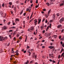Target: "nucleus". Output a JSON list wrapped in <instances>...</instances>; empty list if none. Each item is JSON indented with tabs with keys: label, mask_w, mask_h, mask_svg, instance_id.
Instances as JSON below:
<instances>
[{
	"label": "nucleus",
	"mask_w": 64,
	"mask_h": 64,
	"mask_svg": "<svg viewBox=\"0 0 64 64\" xmlns=\"http://www.w3.org/2000/svg\"><path fill=\"white\" fill-rule=\"evenodd\" d=\"M28 31H33V30H34V28H33V27H31L30 28H28Z\"/></svg>",
	"instance_id": "f257e3e1"
},
{
	"label": "nucleus",
	"mask_w": 64,
	"mask_h": 64,
	"mask_svg": "<svg viewBox=\"0 0 64 64\" xmlns=\"http://www.w3.org/2000/svg\"><path fill=\"white\" fill-rule=\"evenodd\" d=\"M1 36H0V41H2V42L4 41L5 40L4 38L2 37V38H1Z\"/></svg>",
	"instance_id": "f03ea898"
},
{
	"label": "nucleus",
	"mask_w": 64,
	"mask_h": 64,
	"mask_svg": "<svg viewBox=\"0 0 64 64\" xmlns=\"http://www.w3.org/2000/svg\"><path fill=\"white\" fill-rule=\"evenodd\" d=\"M64 20V18H62L60 20V23H62Z\"/></svg>",
	"instance_id": "7ed1b4c3"
},
{
	"label": "nucleus",
	"mask_w": 64,
	"mask_h": 64,
	"mask_svg": "<svg viewBox=\"0 0 64 64\" xmlns=\"http://www.w3.org/2000/svg\"><path fill=\"white\" fill-rule=\"evenodd\" d=\"M34 23L35 24V25H36V24H37V19H36L34 20Z\"/></svg>",
	"instance_id": "20e7f679"
},
{
	"label": "nucleus",
	"mask_w": 64,
	"mask_h": 64,
	"mask_svg": "<svg viewBox=\"0 0 64 64\" xmlns=\"http://www.w3.org/2000/svg\"><path fill=\"white\" fill-rule=\"evenodd\" d=\"M50 12H51V10H49L48 12V16H49V15H50Z\"/></svg>",
	"instance_id": "39448f33"
},
{
	"label": "nucleus",
	"mask_w": 64,
	"mask_h": 64,
	"mask_svg": "<svg viewBox=\"0 0 64 64\" xmlns=\"http://www.w3.org/2000/svg\"><path fill=\"white\" fill-rule=\"evenodd\" d=\"M49 48H50V49H53V48H54V46H49L48 47Z\"/></svg>",
	"instance_id": "423d86ee"
},
{
	"label": "nucleus",
	"mask_w": 64,
	"mask_h": 64,
	"mask_svg": "<svg viewBox=\"0 0 64 64\" xmlns=\"http://www.w3.org/2000/svg\"><path fill=\"white\" fill-rule=\"evenodd\" d=\"M62 26L61 24H59L58 26L57 27L58 28H60V27H61Z\"/></svg>",
	"instance_id": "0eeeda50"
},
{
	"label": "nucleus",
	"mask_w": 64,
	"mask_h": 64,
	"mask_svg": "<svg viewBox=\"0 0 64 64\" xmlns=\"http://www.w3.org/2000/svg\"><path fill=\"white\" fill-rule=\"evenodd\" d=\"M41 19H40V20H38V24H39V23H40V22H41Z\"/></svg>",
	"instance_id": "6e6552de"
},
{
	"label": "nucleus",
	"mask_w": 64,
	"mask_h": 64,
	"mask_svg": "<svg viewBox=\"0 0 64 64\" xmlns=\"http://www.w3.org/2000/svg\"><path fill=\"white\" fill-rule=\"evenodd\" d=\"M56 15L57 17H58L60 15V14L59 13H58L56 14Z\"/></svg>",
	"instance_id": "1a4fd4ad"
},
{
	"label": "nucleus",
	"mask_w": 64,
	"mask_h": 64,
	"mask_svg": "<svg viewBox=\"0 0 64 64\" xmlns=\"http://www.w3.org/2000/svg\"><path fill=\"white\" fill-rule=\"evenodd\" d=\"M49 27H50V28H51V27L50 26H48L47 28V30H48V29H49Z\"/></svg>",
	"instance_id": "9d476101"
},
{
	"label": "nucleus",
	"mask_w": 64,
	"mask_h": 64,
	"mask_svg": "<svg viewBox=\"0 0 64 64\" xmlns=\"http://www.w3.org/2000/svg\"><path fill=\"white\" fill-rule=\"evenodd\" d=\"M14 10L15 12H16V7H14Z\"/></svg>",
	"instance_id": "9b49d317"
},
{
	"label": "nucleus",
	"mask_w": 64,
	"mask_h": 64,
	"mask_svg": "<svg viewBox=\"0 0 64 64\" xmlns=\"http://www.w3.org/2000/svg\"><path fill=\"white\" fill-rule=\"evenodd\" d=\"M3 29H4V30H6V29H7V28H6V26H4L3 27Z\"/></svg>",
	"instance_id": "f8f14e48"
},
{
	"label": "nucleus",
	"mask_w": 64,
	"mask_h": 64,
	"mask_svg": "<svg viewBox=\"0 0 64 64\" xmlns=\"http://www.w3.org/2000/svg\"><path fill=\"white\" fill-rule=\"evenodd\" d=\"M8 39V38L7 36H6L4 38V40H6V39Z\"/></svg>",
	"instance_id": "ddd939ff"
},
{
	"label": "nucleus",
	"mask_w": 64,
	"mask_h": 64,
	"mask_svg": "<svg viewBox=\"0 0 64 64\" xmlns=\"http://www.w3.org/2000/svg\"><path fill=\"white\" fill-rule=\"evenodd\" d=\"M16 21H19V20L18 19V18H16Z\"/></svg>",
	"instance_id": "4468645a"
},
{
	"label": "nucleus",
	"mask_w": 64,
	"mask_h": 64,
	"mask_svg": "<svg viewBox=\"0 0 64 64\" xmlns=\"http://www.w3.org/2000/svg\"><path fill=\"white\" fill-rule=\"evenodd\" d=\"M12 53H14V50H13V49L12 48Z\"/></svg>",
	"instance_id": "2eb2a0df"
},
{
	"label": "nucleus",
	"mask_w": 64,
	"mask_h": 64,
	"mask_svg": "<svg viewBox=\"0 0 64 64\" xmlns=\"http://www.w3.org/2000/svg\"><path fill=\"white\" fill-rule=\"evenodd\" d=\"M27 36H26V39H25V41H24V42H26V41H27Z\"/></svg>",
	"instance_id": "dca6fc26"
},
{
	"label": "nucleus",
	"mask_w": 64,
	"mask_h": 64,
	"mask_svg": "<svg viewBox=\"0 0 64 64\" xmlns=\"http://www.w3.org/2000/svg\"><path fill=\"white\" fill-rule=\"evenodd\" d=\"M16 32H14L13 34V35H14L16 34Z\"/></svg>",
	"instance_id": "f3484780"
},
{
	"label": "nucleus",
	"mask_w": 64,
	"mask_h": 64,
	"mask_svg": "<svg viewBox=\"0 0 64 64\" xmlns=\"http://www.w3.org/2000/svg\"><path fill=\"white\" fill-rule=\"evenodd\" d=\"M12 24L13 25H15V23L14 22L13 20H12Z\"/></svg>",
	"instance_id": "a211bd4d"
},
{
	"label": "nucleus",
	"mask_w": 64,
	"mask_h": 64,
	"mask_svg": "<svg viewBox=\"0 0 64 64\" xmlns=\"http://www.w3.org/2000/svg\"><path fill=\"white\" fill-rule=\"evenodd\" d=\"M33 20H34V18H33V19H31V20H30L29 23H30V22H31L32 21H33Z\"/></svg>",
	"instance_id": "6ab92c4d"
},
{
	"label": "nucleus",
	"mask_w": 64,
	"mask_h": 64,
	"mask_svg": "<svg viewBox=\"0 0 64 64\" xmlns=\"http://www.w3.org/2000/svg\"><path fill=\"white\" fill-rule=\"evenodd\" d=\"M28 63H29V61L28 60L27 62L25 63V64H28Z\"/></svg>",
	"instance_id": "aec40b11"
},
{
	"label": "nucleus",
	"mask_w": 64,
	"mask_h": 64,
	"mask_svg": "<svg viewBox=\"0 0 64 64\" xmlns=\"http://www.w3.org/2000/svg\"><path fill=\"white\" fill-rule=\"evenodd\" d=\"M23 13V11L22 10L21 11V12H20V15L22 14V13Z\"/></svg>",
	"instance_id": "412c9836"
},
{
	"label": "nucleus",
	"mask_w": 64,
	"mask_h": 64,
	"mask_svg": "<svg viewBox=\"0 0 64 64\" xmlns=\"http://www.w3.org/2000/svg\"><path fill=\"white\" fill-rule=\"evenodd\" d=\"M64 5V3H62L60 4V6H63Z\"/></svg>",
	"instance_id": "4be33fe9"
},
{
	"label": "nucleus",
	"mask_w": 64,
	"mask_h": 64,
	"mask_svg": "<svg viewBox=\"0 0 64 64\" xmlns=\"http://www.w3.org/2000/svg\"><path fill=\"white\" fill-rule=\"evenodd\" d=\"M9 32H13V30H9Z\"/></svg>",
	"instance_id": "5701e85b"
},
{
	"label": "nucleus",
	"mask_w": 64,
	"mask_h": 64,
	"mask_svg": "<svg viewBox=\"0 0 64 64\" xmlns=\"http://www.w3.org/2000/svg\"><path fill=\"white\" fill-rule=\"evenodd\" d=\"M53 22V20H50V23H51V22Z\"/></svg>",
	"instance_id": "b1692460"
},
{
	"label": "nucleus",
	"mask_w": 64,
	"mask_h": 64,
	"mask_svg": "<svg viewBox=\"0 0 64 64\" xmlns=\"http://www.w3.org/2000/svg\"><path fill=\"white\" fill-rule=\"evenodd\" d=\"M10 28H12V29H14V28H15V27L12 26L10 27Z\"/></svg>",
	"instance_id": "393cba45"
},
{
	"label": "nucleus",
	"mask_w": 64,
	"mask_h": 64,
	"mask_svg": "<svg viewBox=\"0 0 64 64\" xmlns=\"http://www.w3.org/2000/svg\"><path fill=\"white\" fill-rule=\"evenodd\" d=\"M10 23H11V22H9L7 24L8 25H10Z\"/></svg>",
	"instance_id": "a878e982"
},
{
	"label": "nucleus",
	"mask_w": 64,
	"mask_h": 64,
	"mask_svg": "<svg viewBox=\"0 0 64 64\" xmlns=\"http://www.w3.org/2000/svg\"><path fill=\"white\" fill-rule=\"evenodd\" d=\"M18 50H17L16 52L15 53H18Z\"/></svg>",
	"instance_id": "bb28decb"
},
{
	"label": "nucleus",
	"mask_w": 64,
	"mask_h": 64,
	"mask_svg": "<svg viewBox=\"0 0 64 64\" xmlns=\"http://www.w3.org/2000/svg\"><path fill=\"white\" fill-rule=\"evenodd\" d=\"M9 4H10V5H12V3H11V2H9Z\"/></svg>",
	"instance_id": "cd10ccee"
},
{
	"label": "nucleus",
	"mask_w": 64,
	"mask_h": 64,
	"mask_svg": "<svg viewBox=\"0 0 64 64\" xmlns=\"http://www.w3.org/2000/svg\"><path fill=\"white\" fill-rule=\"evenodd\" d=\"M52 18H54V19H55V16H53Z\"/></svg>",
	"instance_id": "c85d7f7f"
},
{
	"label": "nucleus",
	"mask_w": 64,
	"mask_h": 64,
	"mask_svg": "<svg viewBox=\"0 0 64 64\" xmlns=\"http://www.w3.org/2000/svg\"><path fill=\"white\" fill-rule=\"evenodd\" d=\"M4 3L2 5V7H4Z\"/></svg>",
	"instance_id": "c756f323"
},
{
	"label": "nucleus",
	"mask_w": 64,
	"mask_h": 64,
	"mask_svg": "<svg viewBox=\"0 0 64 64\" xmlns=\"http://www.w3.org/2000/svg\"><path fill=\"white\" fill-rule=\"evenodd\" d=\"M16 40V37H14V41H15Z\"/></svg>",
	"instance_id": "7c9ffc66"
},
{
	"label": "nucleus",
	"mask_w": 64,
	"mask_h": 64,
	"mask_svg": "<svg viewBox=\"0 0 64 64\" xmlns=\"http://www.w3.org/2000/svg\"><path fill=\"white\" fill-rule=\"evenodd\" d=\"M29 10V9L28 8H27L26 9V11H28Z\"/></svg>",
	"instance_id": "2f4dec72"
},
{
	"label": "nucleus",
	"mask_w": 64,
	"mask_h": 64,
	"mask_svg": "<svg viewBox=\"0 0 64 64\" xmlns=\"http://www.w3.org/2000/svg\"><path fill=\"white\" fill-rule=\"evenodd\" d=\"M9 36L10 37V38H11V35H9Z\"/></svg>",
	"instance_id": "473e14b6"
},
{
	"label": "nucleus",
	"mask_w": 64,
	"mask_h": 64,
	"mask_svg": "<svg viewBox=\"0 0 64 64\" xmlns=\"http://www.w3.org/2000/svg\"><path fill=\"white\" fill-rule=\"evenodd\" d=\"M10 45V43L9 42L8 44L7 45L8 46H9V45Z\"/></svg>",
	"instance_id": "72a5a7b5"
},
{
	"label": "nucleus",
	"mask_w": 64,
	"mask_h": 64,
	"mask_svg": "<svg viewBox=\"0 0 64 64\" xmlns=\"http://www.w3.org/2000/svg\"><path fill=\"white\" fill-rule=\"evenodd\" d=\"M33 62V61H31L30 63V64H31V63H32V62Z\"/></svg>",
	"instance_id": "f704fd0d"
},
{
	"label": "nucleus",
	"mask_w": 64,
	"mask_h": 64,
	"mask_svg": "<svg viewBox=\"0 0 64 64\" xmlns=\"http://www.w3.org/2000/svg\"><path fill=\"white\" fill-rule=\"evenodd\" d=\"M60 43L61 44V45H62V44H63V42L62 41L61 42H60Z\"/></svg>",
	"instance_id": "c9c22d12"
},
{
	"label": "nucleus",
	"mask_w": 64,
	"mask_h": 64,
	"mask_svg": "<svg viewBox=\"0 0 64 64\" xmlns=\"http://www.w3.org/2000/svg\"><path fill=\"white\" fill-rule=\"evenodd\" d=\"M45 30H44L42 31V33L43 34L44 33H45Z\"/></svg>",
	"instance_id": "e433bc0d"
},
{
	"label": "nucleus",
	"mask_w": 64,
	"mask_h": 64,
	"mask_svg": "<svg viewBox=\"0 0 64 64\" xmlns=\"http://www.w3.org/2000/svg\"><path fill=\"white\" fill-rule=\"evenodd\" d=\"M59 39H61V36H59Z\"/></svg>",
	"instance_id": "4c0bfd02"
},
{
	"label": "nucleus",
	"mask_w": 64,
	"mask_h": 64,
	"mask_svg": "<svg viewBox=\"0 0 64 64\" xmlns=\"http://www.w3.org/2000/svg\"><path fill=\"white\" fill-rule=\"evenodd\" d=\"M36 58H37V55H36L35 56V59H36Z\"/></svg>",
	"instance_id": "58836bf2"
},
{
	"label": "nucleus",
	"mask_w": 64,
	"mask_h": 64,
	"mask_svg": "<svg viewBox=\"0 0 64 64\" xmlns=\"http://www.w3.org/2000/svg\"><path fill=\"white\" fill-rule=\"evenodd\" d=\"M56 37H57V36L56 35H54V37L55 38H56Z\"/></svg>",
	"instance_id": "ea45409f"
},
{
	"label": "nucleus",
	"mask_w": 64,
	"mask_h": 64,
	"mask_svg": "<svg viewBox=\"0 0 64 64\" xmlns=\"http://www.w3.org/2000/svg\"><path fill=\"white\" fill-rule=\"evenodd\" d=\"M62 46L63 47H64V44H62Z\"/></svg>",
	"instance_id": "a19ab883"
},
{
	"label": "nucleus",
	"mask_w": 64,
	"mask_h": 64,
	"mask_svg": "<svg viewBox=\"0 0 64 64\" xmlns=\"http://www.w3.org/2000/svg\"><path fill=\"white\" fill-rule=\"evenodd\" d=\"M64 29H62V31H61V32H63V31H64Z\"/></svg>",
	"instance_id": "79ce46f5"
},
{
	"label": "nucleus",
	"mask_w": 64,
	"mask_h": 64,
	"mask_svg": "<svg viewBox=\"0 0 64 64\" xmlns=\"http://www.w3.org/2000/svg\"><path fill=\"white\" fill-rule=\"evenodd\" d=\"M18 54H19L18 53H16V54H15V55H16L17 56V55H18Z\"/></svg>",
	"instance_id": "37998d69"
},
{
	"label": "nucleus",
	"mask_w": 64,
	"mask_h": 64,
	"mask_svg": "<svg viewBox=\"0 0 64 64\" xmlns=\"http://www.w3.org/2000/svg\"><path fill=\"white\" fill-rule=\"evenodd\" d=\"M0 14H1V15H2L3 14V12H0Z\"/></svg>",
	"instance_id": "c03bdc74"
},
{
	"label": "nucleus",
	"mask_w": 64,
	"mask_h": 64,
	"mask_svg": "<svg viewBox=\"0 0 64 64\" xmlns=\"http://www.w3.org/2000/svg\"><path fill=\"white\" fill-rule=\"evenodd\" d=\"M63 38H62L60 39V40H61V41H63Z\"/></svg>",
	"instance_id": "a18cd8bd"
},
{
	"label": "nucleus",
	"mask_w": 64,
	"mask_h": 64,
	"mask_svg": "<svg viewBox=\"0 0 64 64\" xmlns=\"http://www.w3.org/2000/svg\"><path fill=\"white\" fill-rule=\"evenodd\" d=\"M50 1L53 2V1H55V0H50Z\"/></svg>",
	"instance_id": "49530a36"
},
{
	"label": "nucleus",
	"mask_w": 64,
	"mask_h": 64,
	"mask_svg": "<svg viewBox=\"0 0 64 64\" xmlns=\"http://www.w3.org/2000/svg\"><path fill=\"white\" fill-rule=\"evenodd\" d=\"M46 4H47V5H49V2H47Z\"/></svg>",
	"instance_id": "de8ad7c7"
},
{
	"label": "nucleus",
	"mask_w": 64,
	"mask_h": 64,
	"mask_svg": "<svg viewBox=\"0 0 64 64\" xmlns=\"http://www.w3.org/2000/svg\"><path fill=\"white\" fill-rule=\"evenodd\" d=\"M46 11V9H43V11Z\"/></svg>",
	"instance_id": "09e8293b"
},
{
	"label": "nucleus",
	"mask_w": 64,
	"mask_h": 64,
	"mask_svg": "<svg viewBox=\"0 0 64 64\" xmlns=\"http://www.w3.org/2000/svg\"><path fill=\"white\" fill-rule=\"evenodd\" d=\"M31 52H30L29 53V56H30V55H31Z\"/></svg>",
	"instance_id": "8fccbe9b"
},
{
	"label": "nucleus",
	"mask_w": 64,
	"mask_h": 64,
	"mask_svg": "<svg viewBox=\"0 0 64 64\" xmlns=\"http://www.w3.org/2000/svg\"><path fill=\"white\" fill-rule=\"evenodd\" d=\"M46 18H47L48 17V16L47 15H46Z\"/></svg>",
	"instance_id": "3c124183"
},
{
	"label": "nucleus",
	"mask_w": 64,
	"mask_h": 64,
	"mask_svg": "<svg viewBox=\"0 0 64 64\" xmlns=\"http://www.w3.org/2000/svg\"><path fill=\"white\" fill-rule=\"evenodd\" d=\"M64 54V53L63 52L62 54V56H63V55Z\"/></svg>",
	"instance_id": "603ef678"
},
{
	"label": "nucleus",
	"mask_w": 64,
	"mask_h": 64,
	"mask_svg": "<svg viewBox=\"0 0 64 64\" xmlns=\"http://www.w3.org/2000/svg\"><path fill=\"white\" fill-rule=\"evenodd\" d=\"M52 62H53V63H55V61L54 60L52 61Z\"/></svg>",
	"instance_id": "864d4df0"
},
{
	"label": "nucleus",
	"mask_w": 64,
	"mask_h": 64,
	"mask_svg": "<svg viewBox=\"0 0 64 64\" xmlns=\"http://www.w3.org/2000/svg\"><path fill=\"white\" fill-rule=\"evenodd\" d=\"M26 15V13H24V16H25Z\"/></svg>",
	"instance_id": "5fc2aeb1"
},
{
	"label": "nucleus",
	"mask_w": 64,
	"mask_h": 64,
	"mask_svg": "<svg viewBox=\"0 0 64 64\" xmlns=\"http://www.w3.org/2000/svg\"><path fill=\"white\" fill-rule=\"evenodd\" d=\"M32 16L31 15V16H30V19H31V18H32Z\"/></svg>",
	"instance_id": "6e6d98bb"
},
{
	"label": "nucleus",
	"mask_w": 64,
	"mask_h": 64,
	"mask_svg": "<svg viewBox=\"0 0 64 64\" xmlns=\"http://www.w3.org/2000/svg\"><path fill=\"white\" fill-rule=\"evenodd\" d=\"M29 51H30V50H28V52L29 53L30 52H30H29Z\"/></svg>",
	"instance_id": "4d7b16f0"
},
{
	"label": "nucleus",
	"mask_w": 64,
	"mask_h": 64,
	"mask_svg": "<svg viewBox=\"0 0 64 64\" xmlns=\"http://www.w3.org/2000/svg\"><path fill=\"white\" fill-rule=\"evenodd\" d=\"M36 4H37V3H38V1L37 0H36Z\"/></svg>",
	"instance_id": "13d9d810"
},
{
	"label": "nucleus",
	"mask_w": 64,
	"mask_h": 64,
	"mask_svg": "<svg viewBox=\"0 0 64 64\" xmlns=\"http://www.w3.org/2000/svg\"><path fill=\"white\" fill-rule=\"evenodd\" d=\"M44 41H45V40H42V42H44Z\"/></svg>",
	"instance_id": "bf43d9fd"
},
{
	"label": "nucleus",
	"mask_w": 64,
	"mask_h": 64,
	"mask_svg": "<svg viewBox=\"0 0 64 64\" xmlns=\"http://www.w3.org/2000/svg\"><path fill=\"white\" fill-rule=\"evenodd\" d=\"M27 18H28V20H29V16H28L27 17Z\"/></svg>",
	"instance_id": "052dcab7"
},
{
	"label": "nucleus",
	"mask_w": 64,
	"mask_h": 64,
	"mask_svg": "<svg viewBox=\"0 0 64 64\" xmlns=\"http://www.w3.org/2000/svg\"><path fill=\"white\" fill-rule=\"evenodd\" d=\"M27 48H30V47L28 46H27Z\"/></svg>",
	"instance_id": "680f3d73"
},
{
	"label": "nucleus",
	"mask_w": 64,
	"mask_h": 64,
	"mask_svg": "<svg viewBox=\"0 0 64 64\" xmlns=\"http://www.w3.org/2000/svg\"><path fill=\"white\" fill-rule=\"evenodd\" d=\"M49 61H50V62H52V60L51 59Z\"/></svg>",
	"instance_id": "e2e57ef3"
},
{
	"label": "nucleus",
	"mask_w": 64,
	"mask_h": 64,
	"mask_svg": "<svg viewBox=\"0 0 64 64\" xmlns=\"http://www.w3.org/2000/svg\"><path fill=\"white\" fill-rule=\"evenodd\" d=\"M42 48H45V46H42Z\"/></svg>",
	"instance_id": "0e129e2a"
},
{
	"label": "nucleus",
	"mask_w": 64,
	"mask_h": 64,
	"mask_svg": "<svg viewBox=\"0 0 64 64\" xmlns=\"http://www.w3.org/2000/svg\"><path fill=\"white\" fill-rule=\"evenodd\" d=\"M47 23V20H46V23Z\"/></svg>",
	"instance_id": "69168bd1"
},
{
	"label": "nucleus",
	"mask_w": 64,
	"mask_h": 64,
	"mask_svg": "<svg viewBox=\"0 0 64 64\" xmlns=\"http://www.w3.org/2000/svg\"><path fill=\"white\" fill-rule=\"evenodd\" d=\"M45 36H48V34H45Z\"/></svg>",
	"instance_id": "338daca9"
},
{
	"label": "nucleus",
	"mask_w": 64,
	"mask_h": 64,
	"mask_svg": "<svg viewBox=\"0 0 64 64\" xmlns=\"http://www.w3.org/2000/svg\"><path fill=\"white\" fill-rule=\"evenodd\" d=\"M24 53H25L26 52V51H24Z\"/></svg>",
	"instance_id": "774afa93"
}]
</instances>
